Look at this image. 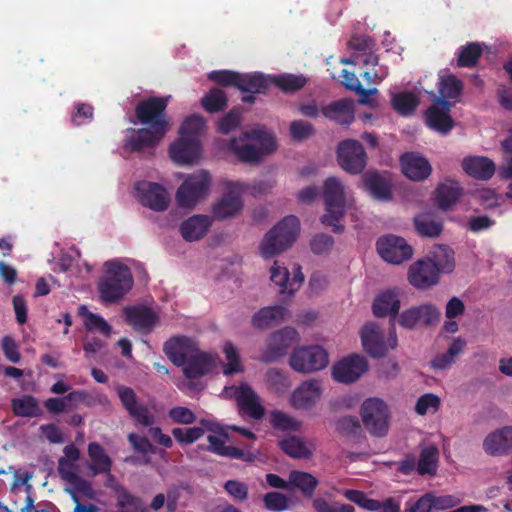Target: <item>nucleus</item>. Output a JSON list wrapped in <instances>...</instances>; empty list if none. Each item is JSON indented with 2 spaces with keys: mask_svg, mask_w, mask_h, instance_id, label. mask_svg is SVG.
Instances as JSON below:
<instances>
[{
  "mask_svg": "<svg viewBox=\"0 0 512 512\" xmlns=\"http://www.w3.org/2000/svg\"><path fill=\"white\" fill-rule=\"evenodd\" d=\"M312 507L315 512H355V508L349 504L339 502L329 503L322 497L312 500Z\"/></svg>",
  "mask_w": 512,
  "mask_h": 512,
  "instance_id": "nucleus-55",
  "label": "nucleus"
},
{
  "mask_svg": "<svg viewBox=\"0 0 512 512\" xmlns=\"http://www.w3.org/2000/svg\"><path fill=\"white\" fill-rule=\"evenodd\" d=\"M11 406L18 417H38L42 414L37 399L31 395L12 399Z\"/></svg>",
  "mask_w": 512,
  "mask_h": 512,
  "instance_id": "nucleus-45",
  "label": "nucleus"
},
{
  "mask_svg": "<svg viewBox=\"0 0 512 512\" xmlns=\"http://www.w3.org/2000/svg\"><path fill=\"white\" fill-rule=\"evenodd\" d=\"M201 141H195L179 136L169 146V156L178 165H189L195 163L201 156Z\"/></svg>",
  "mask_w": 512,
  "mask_h": 512,
  "instance_id": "nucleus-20",
  "label": "nucleus"
},
{
  "mask_svg": "<svg viewBox=\"0 0 512 512\" xmlns=\"http://www.w3.org/2000/svg\"><path fill=\"white\" fill-rule=\"evenodd\" d=\"M465 346L466 342L462 338L458 337L454 339L445 353L434 357L431 362L432 367L440 370L450 367L455 362L456 357L463 351Z\"/></svg>",
  "mask_w": 512,
  "mask_h": 512,
  "instance_id": "nucleus-44",
  "label": "nucleus"
},
{
  "mask_svg": "<svg viewBox=\"0 0 512 512\" xmlns=\"http://www.w3.org/2000/svg\"><path fill=\"white\" fill-rule=\"evenodd\" d=\"M453 103L448 100L437 98L435 104L426 110L427 125L440 133L446 134L454 126V121L450 115Z\"/></svg>",
  "mask_w": 512,
  "mask_h": 512,
  "instance_id": "nucleus-19",
  "label": "nucleus"
},
{
  "mask_svg": "<svg viewBox=\"0 0 512 512\" xmlns=\"http://www.w3.org/2000/svg\"><path fill=\"white\" fill-rule=\"evenodd\" d=\"M299 227L300 223L296 216L283 218L264 236L260 244L261 256L269 259L287 250L295 242Z\"/></svg>",
  "mask_w": 512,
  "mask_h": 512,
  "instance_id": "nucleus-2",
  "label": "nucleus"
},
{
  "mask_svg": "<svg viewBox=\"0 0 512 512\" xmlns=\"http://www.w3.org/2000/svg\"><path fill=\"white\" fill-rule=\"evenodd\" d=\"M107 475L106 487L116 492L117 511L115 512H145L146 508L140 498L132 495L124 486L116 482L111 471Z\"/></svg>",
  "mask_w": 512,
  "mask_h": 512,
  "instance_id": "nucleus-25",
  "label": "nucleus"
},
{
  "mask_svg": "<svg viewBox=\"0 0 512 512\" xmlns=\"http://www.w3.org/2000/svg\"><path fill=\"white\" fill-rule=\"evenodd\" d=\"M136 196L144 207L155 212H163L170 205V195L167 190L160 184L140 181L135 185Z\"/></svg>",
  "mask_w": 512,
  "mask_h": 512,
  "instance_id": "nucleus-13",
  "label": "nucleus"
},
{
  "mask_svg": "<svg viewBox=\"0 0 512 512\" xmlns=\"http://www.w3.org/2000/svg\"><path fill=\"white\" fill-rule=\"evenodd\" d=\"M249 189V185L239 181L226 183V192L212 208V213L217 220H226L235 217L243 209L241 195Z\"/></svg>",
  "mask_w": 512,
  "mask_h": 512,
  "instance_id": "nucleus-9",
  "label": "nucleus"
},
{
  "mask_svg": "<svg viewBox=\"0 0 512 512\" xmlns=\"http://www.w3.org/2000/svg\"><path fill=\"white\" fill-rule=\"evenodd\" d=\"M321 392L319 381H304L291 394V405L299 410H307L316 404L321 396Z\"/></svg>",
  "mask_w": 512,
  "mask_h": 512,
  "instance_id": "nucleus-26",
  "label": "nucleus"
},
{
  "mask_svg": "<svg viewBox=\"0 0 512 512\" xmlns=\"http://www.w3.org/2000/svg\"><path fill=\"white\" fill-rule=\"evenodd\" d=\"M182 367L186 378L198 379L213 370L214 359L210 354L200 351L197 347Z\"/></svg>",
  "mask_w": 512,
  "mask_h": 512,
  "instance_id": "nucleus-28",
  "label": "nucleus"
},
{
  "mask_svg": "<svg viewBox=\"0 0 512 512\" xmlns=\"http://www.w3.org/2000/svg\"><path fill=\"white\" fill-rule=\"evenodd\" d=\"M427 258L433 261L438 273H450L455 268L454 251L445 245H441L433 250Z\"/></svg>",
  "mask_w": 512,
  "mask_h": 512,
  "instance_id": "nucleus-42",
  "label": "nucleus"
},
{
  "mask_svg": "<svg viewBox=\"0 0 512 512\" xmlns=\"http://www.w3.org/2000/svg\"><path fill=\"white\" fill-rule=\"evenodd\" d=\"M88 456L91 460L89 470L93 476L98 474H109L112 469V459L105 452L104 448L98 442H91L87 448Z\"/></svg>",
  "mask_w": 512,
  "mask_h": 512,
  "instance_id": "nucleus-37",
  "label": "nucleus"
},
{
  "mask_svg": "<svg viewBox=\"0 0 512 512\" xmlns=\"http://www.w3.org/2000/svg\"><path fill=\"white\" fill-rule=\"evenodd\" d=\"M342 495L347 500L368 511L401 512L400 503L393 497L379 501L368 498L363 491L356 489H346L342 492Z\"/></svg>",
  "mask_w": 512,
  "mask_h": 512,
  "instance_id": "nucleus-21",
  "label": "nucleus"
},
{
  "mask_svg": "<svg viewBox=\"0 0 512 512\" xmlns=\"http://www.w3.org/2000/svg\"><path fill=\"white\" fill-rule=\"evenodd\" d=\"M127 439L133 449L144 456L148 457L149 454L155 453V447L146 436L130 433L128 434Z\"/></svg>",
  "mask_w": 512,
  "mask_h": 512,
  "instance_id": "nucleus-64",
  "label": "nucleus"
},
{
  "mask_svg": "<svg viewBox=\"0 0 512 512\" xmlns=\"http://www.w3.org/2000/svg\"><path fill=\"white\" fill-rule=\"evenodd\" d=\"M323 200L326 213L322 216V223L332 226L333 231L341 233L344 227L337 222L344 215L345 190L342 182L336 177H328L323 184Z\"/></svg>",
  "mask_w": 512,
  "mask_h": 512,
  "instance_id": "nucleus-4",
  "label": "nucleus"
},
{
  "mask_svg": "<svg viewBox=\"0 0 512 512\" xmlns=\"http://www.w3.org/2000/svg\"><path fill=\"white\" fill-rule=\"evenodd\" d=\"M463 170L473 178L480 180L490 179L495 172L492 160L482 156L466 157L462 161Z\"/></svg>",
  "mask_w": 512,
  "mask_h": 512,
  "instance_id": "nucleus-34",
  "label": "nucleus"
},
{
  "mask_svg": "<svg viewBox=\"0 0 512 512\" xmlns=\"http://www.w3.org/2000/svg\"><path fill=\"white\" fill-rule=\"evenodd\" d=\"M365 189L370 195L378 200L387 201L392 198V191L389 181L379 172H368L363 175Z\"/></svg>",
  "mask_w": 512,
  "mask_h": 512,
  "instance_id": "nucleus-35",
  "label": "nucleus"
},
{
  "mask_svg": "<svg viewBox=\"0 0 512 512\" xmlns=\"http://www.w3.org/2000/svg\"><path fill=\"white\" fill-rule=\"evenodd\" d=\"M211 226V220L206 215H193L183 221L179 227L181 236L189 242L203 238Z\"/></svg>",
  "mask_w": 512,
  "mask_h": 512,
  "instance_id": "nucleus-33",
  "label": "nucleus"
},
{
  "mask_svg": "<svg viewBox=\"0 0 512 512\" xmlns=\"http://www.w3.org/2000/svg\"><path fill=\"white\" fill-rule=\"evenodd\" d=\"M323 116L339 125H349L354 121V104L350 99H340L321 108Z\"/></svg>",
  "mask_w": 512,
  "mask_h": 512,
  "instance_id": "nucleus-30",
  "label": "nucleus"
},
{
  "mask_svg": "<svg viewBox=\"0 0 512 512\" xmlns=\"http://www.w3.org/2000/svg\"><path fill=\"white\" fill-rule=\"evenodd\" d=\"M249 137L257 140L261 144V149L252 144L240 145L238 140L233 138L229 142V150L232 151L239 161L243 163H258L260 162L263 152L270 154L276 150L277 144L275 138L262 130H254L247 134Z\"/></svg>",
  "mask_w": 512,
  "mask_h": 512,
  "instance_id": "nucleus-5",
  "label": "nucleus"
},
{
  "mask_svg": "<svg viewBox=\"0 0 512 512\" xmlns=\"http://www.w3.org/2000/svg\"><path fill=\"white\" fill-rule=\"evenodd\" d=\"M123 312L126 323L142 334L151 333L159 321L158 314L146 306H127Z\"/></svg>",
  "mask_w": 512,
  "mask_h": 512,
  "instance_id": "nucleus-18",
  "label": "nucleus"
},
{
  "mask_svg": "<svg viewBox=\"0 0 512 512\" xmlns=\"http://www.w3.org/2000/svg\"><path fill=\"white\" fill-rule=\"evenodd\" d=\"M298 336L297 330L289 326L272 333L261 360L264 363H272L285 356L288 350L298 341Z\"/></svg>",
  "mask_w": 512,
  "mask_h": 512,
  "instance_id": "nucleus-14",
  "label": "nucleus"
},
{
  "mask_svg": "<svg viewBox=\"0 0 512 512\" xmlns=\"http://www.w3.org/2000/svg\"><path fill=\"white\" fill-rule=\"evenodd\" d=\"M368 369V362L362 355L352 354L336 362L332 367L335 381L349 384L358 380Z\"/></svg>",
  "mask_w": 512,
  "mask_h": 512,
  "instance_id": "nucleus-15",
  "label": "nucleus"
},
{
  "mask_svg": "<svg viewBox=\"0 0 512 512\" xmlns=\"http://www.w3.org/2000/svg\"><path fill=\"white\" fill-rule=\"evenodd\" d=\"M84 325L86 330H96L106 337H109L112 333V327L108 324V322L102 316L92 312L87 313L84 320Z\"/></svg>",
  "mask_w": 512,
  "mask_h": 512,
  "instance_id": "nucleus-57",
  "label": "nucleus"
},
{
  "mask_svg": "<svg viewBox=\"0 0 512 512\" xmlns=\"http://www.w3.org/2000/svg\"><path fill=\"white\" fill-rule=\"evenodd\" d=\"M278 445L286 455L294 459H309L313 454V448L299 436L285 437L279 441Z\"/></svg>",
  "mask_w": 512,
  "mask_h": 512,
  "instance_id": "nucleus-39",
  "label": "nucleus"
},
{
  "mask_svg": "<svg viewBox=\"0 0 512 512\" xmlns=\"http://www.w3.org/2000/svg\"><path fill=\"white\" fill-rule=\"evenodd\" d=\"M205 130V120L199 115L188 116L179 128V136L200 141V136Z\"/></svg>",
  "mask_w": 512,
  "mask_h": 512,
  "instance_id": "nucleus-49",
  "label": "nucleus"
},
{
  "mask_svg": "<svg viewBox=\"0 0 512 512\" xmlns=\"http://www.w3.org/2000/svg\"><path fill=\"white\" fill-rule=\"evenodd\" d=\"M361 340L364 350L373 358L384 357L389 349L397 346V336L392 327L390 335L385 341L384 333L375 323H367L361 330Z\"/></svg>",
  "mask_w": 512,
  "mask_h": 512,
  "instance_id": "nucleus-10",
  "label": "nucleus"
},
{
  "mask_svg": "<svg viewBox=\"0 0 512 512\" xmlns=\"http://www.w3.org/2000/svg\"><path fill=\"white\" fill-rule=\"evenodd\" d=\"M463 91V83L454 75H448L441 79L439 93L442 99L457 100Z\"/></svg>",
  "mask_w": 512,
  "mask_h": 512,
  "instance_id": "nucleus-52",
  "label": "nucleus"
},
{
  "mask_svg": "<svg viewBox=\"0 0 512 512\" xmlns=\"http://www.w3.org/2000/svg\"><path fill=\"white\" fill-rule=\"evenodd\" d=\"M439 461V450L435 445L424 447L419 455L417 462V472L419 475L434 476L437 472Z\"/></svg>",
  "mask_w": 512,
  "mask_h": 512,
  "instance_id": "nucleus-41",
  "label": "nucleus"
},
{
  "mask_svg": "<svg viewBox=\"0 0 512 512\" xmlns=\"http://www.w3.org/2000/svg\"><path fill=\"white\" fill-rule=\"evenodd\" d=\"M288 309L282 305L261 308L252 317V325L258 329H266L284 320Z\"/></svg>",
  "mask_w": 512,
  "mask_h": 512,
  "instance_id": "nucleus-36",
  "label": "nucleus"
},
{
  "mask_svg": "<svg viewBox=\"0 0 512 512\" xmlns=\"http://www.w3.org/2000/svg\"><path fill=\"white\" fill-rule=\"evenodd\" d=\"M392 107L403 116L412 114L419 104L417 96L412 92H400L392 96Z\"/></svg>",
  "mask_w": 512,
  "mask_h": 512,
  "instance_id": "nucleus-50",
  "label": "nucleus"
},
{
  "mask_svg": "<svg viewBox=\"0 0 512 512\" xmlns=\"http://www.w3.org/2000/svg\"><path fill=\"white\" fill-rule=\"evenodd\" d=\"M270 423L274 429L280 431L297 432L301 429L300 421L280 410L271 412Z\"/></svg>",
  "mask_w": 512,
  "mask_h": 512,
  "instance_id": "nucleus-51",
  "label": "nucleus"
},
{
  "mask_svg": "<svg viewBox=\"0 0 512 512\" xmlns=\"http://www.w3.org/2000/svg\"><path fill=\"white\" fill-rule=\"evenodd\" d=\"M133 283L128 266L117 261H107L104 276L98 283L100 298L107 304L116 303L132 289Z\"/></svg>",
  "mask_w": 512,
  "mask_h": 512,
  "instance_id": "nucleus-1",
  "label": "nucleus"
},
{
  "mask_svg": "<svg viewBox=\"0 0 512 512\" xmlns=\"http://www.w3.org/2000/svg\"><path fill=\"white\" fill-rule=\"evenodd\" d=\"M319 484L318 479L312 474L299 470H292L289 473V486L299 489L303 496L311 498Z\"/></svg>",
  "mask_w": 512,
  "mask_h": 512,
  "instance_id": "nucleus-40",
  "label": "nucleus"
},
{
  "mask_svg": "<svg viewBox=\"0 0 512 512\" xmlns=\"http://www.w3.org/2000/svg\"><path fill=\"white\" fill-rule=\"evenodd\" d=\"M289 275L288 269L280 266L277 261L271 268V281L281 288L280 293L282 294H289Z\"/></svg>",
  "mask_w": 512,
  "mask_h": 512,
  "instance_id": "nucleus-62",
  "label": "nucleus"
},
{
  "mask_svg": "<svg viewBox=\"0 0 512 512\" xmlns=\"http://www.w3.org/2000/svg\"><path fill=\"white\" fill-rule=\"evenodd\" d=\"M401 167L404 175L413 181H423L427 179L432 167L429 161L416 152H408L400 158Z\"/></svg>",
  "mask_w": 512,
  "mask_h": 512,
  "instance_id": "nucleus-24",
  "label": "nucleus"
},
{
  "mask_svg": "<svg viewBox=\"0 0 512 512\" xmlns=\"http://www.w3.org/2000/svg\"><path fill=\"white\" fill-rule=\"evenodd\" d=\"M352 62L366 68L361 76L367 84L378 83L388 75L387 68L379 65V58L372 50L354 53L352 55Z\"/></svg>",
  "mask_w": 512,
  "mask_h": 512,
  "instance_id": "nucleus-23",
  "label": "nucleus"
},
{
  "mask_svg": "<svg viewBox=\"0 0 512 512\" xmlns=\"http://www.w3.org/2000/svg\"><path fill=\"white\" fill-rule=\"evenodd\" d=\"M264 506L267 510L282 512L289 508V500L286 495L279 492H268L263 497Z\"/></svg>",
  "mask_w": 512,
  "mask_h": 512,
  "instance_id": "nucleus-59",
  "label": "nucleus"
},
{
  "mask_svg": "<svg viewBox=\"0 0 512 512\" xmlns=\"http://www.w3.org/2000/svg\"><path fill=\"white\" fill-rule=\"evenodd\" d=\"M372 309L376 317L390 316L394 319L400 309L398 293L394 289H388L379 293L373 301Z\"/></svg>",
  "mask_w": 512,
  "mask_h": 512,
  "instance_id": "nucleus-32",
  "label": "nucleus"
},
{
  "mask_svg": "<svg viewBox=\"0 0 512 512\" xmlns=\"http://www.w3.org/2000/svg\"><path fill=\"white\" fill-rule=\"evenodd\" d=\"M271 86V76L262 73H240L237 88L246 93H265Z\"/></svg>",
  "mask_w": 512,
  "mask_h": 512,
  "instance_id": "nucleus-38",
  "label": "nucleus"
},
{
  "mask_svg": "<svg viewBox=\"0 0 512 512\" xmlns=\"http://www.w3.org/2000/svg\"><path fill=\"white\" fill-rule=\"evenodd\" d=\"M342 83L346 87V89L355 92L359 95V103L360 104H370L372 101L370 100V95L377 92L376 88L373 89H365L358 77L353 72H349L347 70H342Z\"/></svg>",
  "mask_w": 512,
  "mask_h": 512,
  "instance_id": "nucleus-47",
  "label": "nucleus"
},
{
  "mask_svg": "<svg viewBox=\"0 0 512 512\" xmlns=\"http://www.w3.org/2000/svg\"><path fill=\"white\" fill-rule=\"evenodd\" d=\"M484 451L491 456L508 454V446L504 427L488 434L483 441Z\"/></svg>",
  "mask_w": 512,
  "mask_h": 512,
  "instance_id": "nucleus-43",
  "label": "nucleus"
},
{
  "mask_svg": "<svg viewBox=\"0 0 512 512\" xmlns=\"http://www.w3.org/2000/svg\"><path fill=\"white\" fill-rule=\"evenodd\" d=\"M376 249L379 256L387 263L400 265L413 256V248L407 241L394 234L381 236L376 241Z\"/></svg>",
  "mask_w": 512,
  "mask_h": 512,
  "instance_id": "nucleus-12",
  "label": "nucleus"
},
{
  "mask_svg": "<svg viewBox=\"0 0 512 512\" xmlns=\"http://www.w3.org/2000/svg\"><path fill=\"white\" fill-rule=\"evenodd\" d=\"M440 274L430 258L423 257L415 261L408 270V281L417 289H428L438 284Z\"/></svg>",
  "mask_w": 512,
  "mask_h": 512,
  "instance_id": "nucleus-17",
  "label": "nucleus"
},
{
  "mask_svg": "<svg viewBox=\"0 0 512 512\" xmlns=\"http://www.w3.org/2000/svg\"><path fill=\"white\" fill-rule=\"evenodd\" d=\"M367 158L363 145L355 139H346L338 144V164L349 174L362 173L367 165Z\"/></svg>",
  "mask_w": 512,
  "mask_h": 512,
  "instance_id": "nucleus-11",
  "label": "nucleus"
},
{
  "mask_svg": "<svg viewBox=\"0 0 512 512\" xmlns=\"http://www.w3.org/2000/svg\"><path fill=\"white\" fill-rule=\"evenodd\" d=\"M328 363L327 351L318 345L297 348L289 359L291 368L304 374L322 370Z\"/></svg>",
  "mask_w": 512,
  "mask_h": 512,
  "instance_id": "nucleus-8",
  "label": "nucleus"
},
{
  "mask_svg": "<svg viewBox=\"0 0 512 512\" xmlns=\"http://www.w3.org/2000/svg\"><path fill=\"white\" fill-rule=\"evenodd\" d=\"M211 176L208 171L200 170L189 175L179 186L176 200L180 207L192 208L205 198L210 191Z\"/></svg>",
  "mask_w": 512,
  "mask_h": 512,
  "instance_id": "nucleus-7",
  "label": "nucleus"
},
{
  "mask_svg": "<svg viewBox=\"0 0 512 512\" xmlns=\"http://www.w3.org/2000/svg\"><path fill=\"white\" fill-rule=\"evenodd\" d=\"M366 430L373 436L384 437L389 429L390 410L380 398L366 399L360 410Z\"/></svg>",
  "mask_w": 512,
  "mask_h": 512,
  "instance_id": "nucleus-6",
  "label": "nucleus"
},
{
  "mask_svg": "<svg viewBox=\"0 0 512 512\" xmlns=\"http://www.w3.org/2000/svg\"><path fill=\"white\" fill-rule=\"evenodd\" d=\"M235 399L240 410L253 419H261L265 410L255 391L247 384H241L236 392Z\"/></svg>",
  "mask_w": 512,
  "mask_h": 512,
  "instance_id": "nucleus-27",
  "label": "nucleus"
},
{
  "mask_svg": "<svg viewBox=\"0 0 512 512\" xmlns=\"http://www.w3.org/2000/svg\"><path fill=\"white\" fill-rule=\"evenodd\" d=\"M169 98L170 96H152L139 101L135 107V116L139 123L166 135L170 128V120L166 113Z\"/></svg>",
  "mask_w": 512,
  "mask_h": 512,
  "instance_id": "nucleus-3",
  "label": "nucleus"
},
{
  "mask_svg": "<svg viewBox=\"0 0 512 512\" xmlns=\"http://www.w3.org/2000/svg\"><path fill=\"white\" fill-rule=\"evenodd\" d=\"M463 189L457 181L447 179L440 183L435 190V202L440 210L448 211L452 209L460 197Z\"/></svg>",
  "mask_w": 512,
  "mask_h": 512,
  "instance_id": "nucleus-31",
  "label": "nucleus"
},
{
  "mask_svg": "<svg viewBox=\"0 0 512 512\" xmlns=\"http://www.w3.org/2000/svg\"><path fill=\"white\" fill-rule=\"evenodd\" d=\"M440 406V398L432 393L420 396L415 405V411L419 415H425L429 410L436 411Z\"/></svg>",
  "mask_w": 512,
  "mask_h": 512,
  "instance_id": "nucleus-63",
  "label": "nucleus"
},
{
  "mask_svg": "<svg viewBox=\"0 0 512 512\" xmlns=\"http://www.w3.org/2000/svg\"><path fill=\"white\" fill-rule=\"evenodd\" d=\"M197 347V343L190 337L174 336L164 343L163 352L175 366L181 367Z\"/></svg>",
  "mask_w": 512,
  "mask_h": 512,
  "instance_id": "nucleus-22",
  "label": "nucleus"
},
{
  "mask_svg": "<svg viewBox=\"0 0 512 512\" xmlns=\"http://www.w3.org/2000/svg\"><path fill=\"white\" fill-rule=\"evenodd\" d=\"M200 423L208 431L213 432L214 434L208 435L207 441L209 444L206 447L204 445H199V449L209 451L218 456H223L228 447V445L225 444V442L229 440L227 428L217 422L206 419H202Z\"/></svg>",
  "mask_w": 512,
  "mask_h": 512,
  "instance_id": "nucleus-29",
  "label": "nucleus"
},
{
  "mask_svg": "<svg viewBox=\"0 0 512 512\" xmlns=\"http://www.w3.org/2000/svg\"><path fill=\"white\" fill-rule=\"evenodd\" d=\"M128 132L130 134L126 136L123 147L127 151L137 153L152 154L165 136V134L149 128H130Z\"/></svg>",
  "mask_w": 512,
  "mask_h": 512,
  "instance_id": "nucleus-16",
  "label": "nucleus"
},
{
  "mask_svg": "<svg viewBox=\"0 0 512 512\" xmlns=\"http://www.w3.org/2000/svg\"><path fill=\"white\" fill-rule=\"evenodd\" d=\"M307 83L303 75L284 73L278 76H271V85H275L284 93H293L301 90Z\"/></svg>",
  "mask_w": 512,
  "mask_h": 512,
  "instance_id": "nucleus-46",
  "label": "nucleus"
},
{
  "mask_svg": "<svg viewBox=\"0 0 512 512\" xmlns=\"http://www.w3.org/2000/svg\"><path fill=\"white\" fill-rule=\"evenodd\" d=\"M225 353L227 364L224 368V374L232 375L242 371L240 365V357L237 348L231 343L226 342L223 348Z\"/></svg>",
  "mask_w": 512,
  "mask_h": 512,
  "instance_id": "nucleus-56",
  "label": "nucleus"
},
{
  "mask_svg": "<svg viewBox=\"0 0 512 512\" xmlns=\"http://www.w3.org/2000/svg\"><path fill=\"white\" fill-rule=\"evenodd\" d=\"M482 47L477 42H470L459 48L457 66L473 68L482 56Z\"/></svg>",
  "mask_w": 512,
  "mask_h": 512,
  "instance_id": "nucleus-48",
  "label": "nucleus"
},
{
  "mask_svg": "<svg viewBox=\"0 0 512 512\" xmlns=\"http://www.w3.org/2000/svg\"><path fill=\"white\" fill-rule=\"evenodd\" d=\"M204 109L210 113L222 111L227 106V97L223 90L212 88L201 100Z\"/></svg>",
  "mask_w": 512,
  "mask_h": 512,
  "instance_id": "nucleus-54",
  "label": "nucleus"
},
{
  "mask_svg": "<svg viewBox=\"0 0 512 512\" xmlns=\"http://www.w3.org/2000/svg\"><path fill=\"white\" fill-rule=\"evenodd\" d=\"M291 137L296 141H302L315 134L314 126L304 120H294L290 124Z\"/></svg>",
  "mask_w": 512,
  "mask_h": 512,
  "instance_id": "nucleus-61",
  "label": "nucleus"
},
{
  "mask_svg": "<svg viewBox=\"0 0 512 512\" xmlns=\"http://www.w3.org/2000/svg\"><path fill=\"white\" fill-rule=\"evenodd\" d=\"M240 72L231 70H214L208 74V79L224 87L237 88Z\"/></svg>",
  "mask_w": 512,
  "mask_h": 512,
  "instance_id": "nucleus-60",
  "label": "nucleus"
},
{
  "mask_svg": "<svg viewBox=\"0 0 512 512\" xmlns=\"http://www.w3.org/2000/svg\"><path fill=\"white\" fill-rule=\"evenodd\" d=\"M172 435L176 441L182 444H192L204 435L203 427L173 428Z\"/></svg>",
  "mask_w": 512,
  "mask_h": 512,
  "instance_id": "nucleus-58",
  "label": "nucleus"
},
{
  "mask_svg": "<svg viewBox=\"0 0 512 512\" xmlns=\"http://www.w3.org/2000/svg\"><path fill=\"white\" fill-rule=\"evenodd\" d=\"M414 226L418 234L431 238L439 236L443 230L441 222L434 221L427 215L416 216Z\"/></svg>",
  "mask_w": 512,
  "mask_h": 512,
  "instance_id": "nucleus-53",
  "label": "nucleus"
}]
</instances>
